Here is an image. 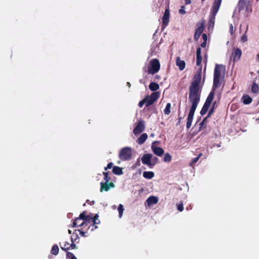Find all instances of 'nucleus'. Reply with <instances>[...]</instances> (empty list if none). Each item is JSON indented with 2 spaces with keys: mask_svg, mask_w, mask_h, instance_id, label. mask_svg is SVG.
Returning <instances> with one entry per match:
<instances>
[{
  "mask_svg": "<svg viewBox=\"0 0 259 259\" xmlns=\"http://www.w3.org/2000/svg\"><path fill=\"white\" fill-rule=\"evenodd\" d=\"M100 192L103 191H108L111 188H114L115 187L114 184L112 182H101L100 184Z\"/></svg>",
  "mask_w": 259,
  "mask_h": 259,
  "instance_id": "9b49d317",
  "label": "nucleus"
},
{
  "mask_svg": "<svg viewBox=\"0 0 259 259\" xmlns=\"http://www.w3.org/2000/svg\"><path fill=\"white\" fill-rule=\"evenodd\" d=\"M216 108H217L216 101H214L213 103L212 106L211 107L210 109H209V110L208 111V114L207 115V117H209L211 116V115L214 112V109Z\"/></svg>",
  "mask_w": 259,
  "mask_h": 259,
  "instance_id": "c85d7f7f",
  "label": "nucleus"
},
{
  "mask_svg": "<svg viewBox=\"0 0 259 259\" xmlns=\"http://www.w3.org/2000/svg\"><path fill=\"white\" fill-rule=\"evenodd\" d=\"M80 214H83L84 215L83 216L84 217L83 218L82 220L85 222L84 225H85L86 226H87L89 223H90L92 221V218H93L92 214H89V215H87L85 211H83Z\"/></svg>",
  "mask_w": 259,
  "mask_h": 259,
  "instance_id": "a211bd4d",
  "label": "nucleus"
},
{
  "mask_svg": "<svg viewBox=\"0 0 259 259\" xmlns=\"http://www.w3.org/2000/svg\"><path fill=\"white\" fill-rule=\"evenodd\" d=\"M118 210L119 212V218H121L122 216L124 210L123 206L121 204L119 205L118 207Z\"/></svg>",
  "mask_w": 259,
  "mask_h": 259,
  "instance_id": "72a5a7b5",
  "label": "nucleus"
},
{
  "mask_svg": "<svg viewBox=\"0 0 259 259\" xmlns=\"http://www.w3.org/2000/svg\"><path fill=\"white\" fill-rule=\"evenodd\" d=\"M145 128V122L144 120H140L136 126L133 130V133L135 135H139L143 132Z\"/></svg>",
  "mask_w": 259,
  "mask_h": 259,
  "instance_id": "0eeeda50",
  "label": "nucleus"
},
{
  "mask_svg": "<svg viewBox=\"0 0 259 259\" xmlns=\"http://www.w3.org/2000/svg\"><path fill=\"white\" fill-rule=\"evenodd\" d=\"M222 1V0H214L213 2L209 20V26L212 25L213 26L214 25L215 17L220 9Z\"/></svg>",
  "mask_w": 259,
  "mask_h": 259,
  "instance_id": "7ed1b4c3",
  "label": "nucleus"
},
{
  "mask_svg": "<svg viewBox=\"0 0 259 259\" xmlns=\"http://www.w3.org/2000/svg\"><path fill=\"white\" fill-rule=\"evenodd\" d=\"M177 209L180 211H182L184 209L183 204L182 202L178 204L177 205Z\"/></svg>",
  "mask_w": 259,
  "mask_h": 259,
  "instance_id": "e433bc0d",
  "label": "nucleus"
},
{
  "mask_svg": "<svg viewBox=\"0 0 259 259\" xmlns=\"http://www.w3.org/2000/svg\"><path fill=\"white\" fill-rule=\"evenodd\" d=\"M68 233L69 234H71V231L70 230H68Z\"/></svg>",
  "mask_w": 259,
  "mask_h": 259,
  "instance_id": "864d4df0",
  "label": "nucleus"
},
{
  "mask_svg": "<svg viewBox=\"0 0 259 259\" xmlns=\"http://www.w3.org/2000/svg\"><path fill=\"white\" fill-rule=\"evenodd\" d=\"M143 176L146 179H151L154 177V173L153 171H144Z\"/></svg>",
  "mask_w": 259,
  "mask_h": 259,
  "instance_id": "bb28decb",
  "label": "nucleus"
},
{
  "mask_svg": "<svg viewBox=\"0 0 259 259\" xmlns=\"http://www.w3.org/2000/svg\"><path fill=\"white\" fill-rule=\"evenodd\" d=\"M176 65L179 69L182 71L185 68L186 63L184 61L181 60L180 58L178 57L176 59Z\"/></svg>",
  "mask_w": 259,
  "mask_h": 259,
  "instance_id": "6ab92c4d",
  "label": "nucleus"
},
{
  "mask_svg": "<svg viewBox=\"0 0 259 259\" xmlns=\"http://www.w3.org/2000/svg\"><path fill=\"white\" fill-rule=\"evenodd\" d=\"M201 71L197 72L194 76L193 81L189 87V101L192 104L187 120L186 127L189 129L192 124L194 115L200 100L201 87Z\"/></svg>",
  "mask_w": 259,
  "mask_h": 259,
  "instance_id": "f257e3e1",
  "label": "nucleus"
},
{
  "mask_svg": "<svg viewBox=\"0 0 259 259\" xmlns=\"http://www.w3.org/2000/svg\"><path fill=\"white\" fill-rule=\"evenodd\" d=\"M170 17V12L169 8H167L165 9L164 15L162 18V26L165 27L169 23V20Z\"/></svg>",
  "mask_w": 259,
  "mask_h": 259,
  "instance_id": "9d476101",
  "label": "nucleus"
},
{
  "mask_svg": "<svg viewBox=\"0 0 259 259\" xmlns=\"http://www.w3.org/2000/svg\"><path fill=\"white\" fill-rule=\"evenodd\" d=\"M247 40V37L245 34H244L241 37V41L242 42H245Z\"/></svg>",
  "mask_w": 259,
  "mask_h": 259,
  "instance_id": "a18cd8bd",
  "label": "nucleus"
},
{
  "mask_svg": "<svg viewBox=\"0 0 259 259\" xmlns=\"http://www.w3.org/2000/svg\"><path fill=\"white\" fill-rule=\"evenodd\" d=\"M99 215L96 214L94 215V217L92 218L93 225L92 228L91 229L92 231H93L94 229H96L98 227L95 226L96 224H99L100 223V221L98 219Z\"/></svg>",
  "mask_w": 259,
  "mask_h": 259,
  "instance_id": "aec40b11",
  "label": "nucleus"
},
{
  "mask_svg": "<svg viewBox=\"0 0 259 259\" xmlns=\"http://www.w3.org/2000/svg\"><path fill=\"white\" fill-rule=\"evenodd\" d=\"M170 107H171V104L170 103H168L166 105V107L165 108V109H164V114L165 115H169L170 113Z\"/></svg>",
  "mask_w": 259,
  "mask_h": 259,
  "instance_id": "7c9ffc66",
  "label": "nucleus"
},
{
  "mask_svg": "<svg viewBox=\"0 0 259 259\" xmlns=\"http://www.w3.org/2000/svg\"><path fill=\"white\" fill-rule=\"evenodd\" d=\"M66 259H77L74 254L69 251H67L66 253Z\"/></svg>",
  "mask_w": 259,
  "mask_h": 259,
  "instance_id": "473e14b6",
  "label": "nucleus"
},
{
  "mask_svg": "<svg viewBox=\"0 0 259 259\" xmlns=\"http://www.w3.org/2000/svg\"><path fill=\"white\" fill-rule=\"evenodd\" d=\"M208 117H207V116L203 119V120L200 123L199 125H200V127H199V131H200L201 130L202 128H205L206 127V125H204V123L206 121V120L208 118Z\"/></svg>",
  "mask_w": 259,
  "mask_h": 259,
  "instance_id": "c9c22d12",
  "label": "nucleus"
},
{
  "mask_svg": "<svg viewBox=\"0 0 259 259\" xmlns=\"http://www.w3.org/2000/svg\"><path fill=\"white\" fill-rule=\"evenodd\" d=\"M103 174L104 175V180L105 181V182H109L110 181V178L109 176V172H103Z\"/></svg>",
  "mask_w": 259,
  "mask_h": 259,
  "instance_id": "f704fd0d",
  "label": "nucleus"
},
{
  "mask_svg": "<svg viewBox=\"0 0 259 259\" xmlns=\"http://www.w3.org/2000/svg\"><path fill=\"white\" fill-rule=\"evenodd\" d=\"M77 231L79 232V234L82 236V237H87V235H86V233H87V232L86 231H81V230H77Z\"/></svg>",
  "mask_w": 259,
  "mask_h": 259,
  "instance_id": "c03bdc74",
  "label": "nucleus"
},
{
  "mask_svg": "<svg viewBox=\"0 0 259 259\" xmlns=\"http://www.w3.org/2000/svg\"><path fill=\"white\" fill-rule=\"evenodd\" d=\"M242 55V51L239 48H235L233 50L232 54V58H233V62L238 61Z\"/></svg>",
  "mask_w": 259,
  "mask_h": 259,
  "instance_id": "f8f14e48",
  "label": "nucleus"
},
{
  "mask_svg": "<svg viewBox=\"0 0 259 259\" xmlns=\"http://www.w3.org/2000/svg\"><path fill=\"white\" fill-rule=\"evenodd\" d=\"M147 138L148 136L147 134L144 133L138 139L137 142L139 144H142L146 141Z\"/></svg>",
  "mask_w": 259,
  "mask_h": 259,
  "instance_id": "4be33fe9",
  "label": "nucleus"
},
{
  "mask_svg": "<svg viewBox=\"0 0 259 259\" xmlns=\"http://www.w3.org/2000/svg\"><path fill=\"white\" fill-rule=\"evenodd\" d=\"M113 163L112 162L108 163L107 166L104 167L105 170H107L108 169H111L113 167Z\"/></svg>",
  "mask_w": 259,
  "mask_h": 259,
  "instance_id": "ea45409f",
  "label": "nucleus"
},
{
  "mask_svg": "<svg viewBox=\"0 0 259 259\" xmlns=\"http://www.w3.org/2000/svg\"><path fill=\"white\" fill-rule=\"evenodd\" d=\"M149 89L153 92H155L159 88V85L157 83L152 82L149 85Z\"/></svg>",
  "mask_w": 259,
  "mask_h": 259,
  "instance_id": "b1692460",
  "label": "nucleus"
},
{
  "mask_svg": "<svg viewBox=\"0 0 259 259\" xmlns=\"http://www.w3.org/2000/svg\"><path fill=\"white\" fill-rule=\"evenodd\" d=\"M171 156L168 153H166L164 154L163 158V160L164 162H170L171 160Z\"/></svg>",
  "mask_w": 259,
  "mask_h": 259,
  "instance_id": "2f4dec72",
  "label": "nucleus"
},
{
  "mask_svg": "<svg viewBox=\"0 0 259 259\" xmlns=\"http://www.w3.org/2000/svg\"><path fill=\"white\" fill-rule=\"evenodd\" d=\"M257 58L259 59V53L257 55Z\"/></svg>",
  "mask_w": 259,
  "mask_h": 259,
  "instance_id": "5fc2aeb1",
  "label": "nucleus"
},
{
  "mask_svg": "<svg viewBox=\"0 0 259 259\" xmlns=\"http://www.w3.org/2000/svg\"><path fill=\"white\" fill-rule=\"evenodd\" d=\"M202 38L203 39V41H207V35L205 33H203L202 34Z\"/></svg>",
  "mask_w": 259,
  "mask_h": 259,
  "instance_id": "de8ad7c7",
  "label": "nucleus"
},
{
  "mask_svg": "<svg viewBox=\"0 0 259 259\" xmlns=\"http://www.w3.org/2000/svg\"><path fill=\"white\" fill-rule=\"evenodd\" d=\"M59 247L57 244L54 245L52 247L51 252L52 254L56 255L59 253Z\"/></svg>",
  "mask_w": 259,
  "mask_h": 259,
  "instance_id": "cd10ccee",
  "label": "nucleus"
},
{
  "mask_svg": "<svg viewBox=\"0 0 259 259\" xmlns=\"http://www.w3.org/2000/svg\"><path fill=\"white\" fill-rule=\"evenodd\" d=\"M185 9V6H182L181 8V9L179 10V13L180 14H185L186 12V11L184 10Z\"/></svg>",
  "mask_w": 259,
  "mask_h": 259,
  "instance_id": "58836bf2",
  "label": "nucleus"
},
{
  "mask_svg": "<svg viewBox=\"0 0 259 259\" xmlns=\"http://www.w3.org/2000/svg\"><path fill=\"white\" fill-rule=\"evenodd\" d=\"M242 100L244 104L248 105L251 103L252 100L250 97L248 95H244L242 97Z\"/></svg>",
  "mask_w": 259,
  "mask_h": 259,
  "instance_id": "393cba45",
  "label": "nucleus"
},
{
  "mask_svg": "<svg viewBox=\"0 0 259 259\" xmlns=\"http://www.w3.org/2000/svg\"><path fill=\"white\" fill-rule=\"evenodd\" d=\"M206 46V41H203V42H202L200 45L201 47L202 48H205Z\"/></svg>",
  "mask_w": 259,
  "mask_h": 259,
  "instance_id": "09e8293b",
  "label": "nucleus"
},
{
  "mask_svg": "<svg viewBox=\"0 0 259 259\" xmlns=\"http://www.w3.org/2000/svg\"><path fill=\"white\" fill-rule=\"evenodd\" d=\"M71 242H72V243H71L70 246H69L70 247V248H71V249H77V247L76 246V245L73 242L72 237H71Z\"/></svg>",
  "mask_w": 259,
  "mask_h": 259,
  "instance_id": "a19ab883",
  "label": "nucleus"
},
{
  "mask_svg": "<svg viewBox=\"0 0 259 259\" xmlns=\"http://www.w3.org/2000/svg\"><path fill=\"white\" fill-rule=\"evenodd\" d=\"M132 156V150L130 147H124L121 149L119 153V157L122 161L129 160Z\"/></svg>",
  "mask_w": 259,
  "mask_h": 259,
  "instance_id": "39448f33",
  "label": "nucleus"
},
{
  "mask_svg": "<svg viewBox=\"0 0 259 259\" xmlns=\"http://www.w3.org/2000/svg\"><path fill=\"white\" fill-rule=\"evenodd\" d=\"M146 104V100L144 99V98L141 100V101L139 102V104H138V106L140 108H142L144 104Z\"/></svg>",
  "mask_w": 259,
  "mask_h": 259,
  "instance_id": "79ce46f5",
  "label": "nucleus"
},
{
  "mask_svg": "<svg viewBox=\"0 0 259 259\" xmlns=\"http://www.w3.org/2000/svg\"><path fill=\"white\" fill-rule=\"evenodd\" d=\"M197 28L195 29V32H197L200 34H202L204 29V21H199L196 24Z\"/></svg>",
  "mask_w": 259,
  "mask_h": 259,
  "instance_id": "ddd939ff",
  "label": "nucleus"
},
{
  "mask_svg": "<svg viewBox=\"0 0 259 259\" xmlns=\"http://www.w3.org/2000/svg\"><path fill=\"white\" fill-rule=\"evenodd\" d=\"M201 50L200 47L196 50V65L199 66L201 65L202 62Z\"/></svg>",
  "mask_w": 259,
  "mask_h": 259,
  "instance_id": "2eb2a0df",
  "label": "nucleus"
},
{
  "mask_svg": "<svg viewBox=\"0 0 259 259\" xmlns=\"http://www.w3.org/2000/svg\"><path fill=\"white\" fill-rule=\"evenodd\" d=\"M205 0H201L202 3H203Z\"/></svg>",
  "mask_w": 259,
  "mask_h": 259,
  "instance_id": "6e6d98bb",
  "label": "nucleus"
},
{
  "mask_svg": "<svg viewBox=\"0 0 259 259\" xmlns=\"http://www.w3.org/2000/svg\"><path fill=\"white\" fill-rule=\"evenodd\" d=\"M223 67L222 65L216 64L214 70L213 77L221 78V72Z\"/></svg>",
  "mask_w": 259,
  "mask_h": 259,
  "instance_id": "4468645a",
  "label": "nucleus"
},
{
  "mask_svg": "<svg viewBox=\"0 0 259 259\" xmlns=\"http://www.w3.org/2000/svg\"><path fill=\"white\" fill-rule=\"evenodd\" d=\"M83 216V214H80L78 218L73 220L72 227L74 228L83 226L85 224V222L82 220Z\"/></svg>",
  "mask_w": 259,
  "mask_h": 259,
  "instance_id": "1a4fd4ad",
  "label": "nucleus"
},
{
  "mask_svg": "<svg viewBox=\"0 0 259 259\" xmlns=\"http://www.w3.org/2000/svg\"><path fill=\"white\" fill-rule=\"evenodd\" d=\"M239 11L243 10L246 7V4L245 0H240L238 4Z\"/></svg>",
  "mask_w": 259,
  "mask_h": 259,
  "instance_id": "a878e982",
  "label": "nucleus"
},
{
  "mask_svg": "<svg viewBox=\"0 0 259 259\" xmlns=\"http://www.w3.org/2000/svg\"><path fill=\"white\" fill-rule=\"evenodd\" d=\"M137 165H140V160H138V161H137Z\"/></svg>",
  "mask_w": 259,
  "mask_h": 259,
  "instance_id": "603ef678",
  "label": "nucleus"
},
{
  "mask_svg": "<svg viewBox=\"0 0 259 259\" xmlns=\"http://www.w3.org/2000/svg\"><path fill=\"white\" fill-rule=\"evenodd\" d=\"M158 201L157 197L154 196H151L146 200V202L148 206H151L153 204H156Z\"/></svg>",
  "mask_w": 259,
  "mask_h": 259,
  "instance_id": "dca6fc26",
  "label": "nucleus"
},
{
  "mask_svg": "<svg viewBox=\"0 0 259 259\" xmlns=\"http://www.w3.org/2000/svg\"><path fill=\"white\" fill-rule=\"evenodd\" d=\"M159 97V94L158 92H153L150 96L147 95L144 98L146 100V106L149 107L153 104Z\"/></svg>",
  "mask_w": 259,
  "mask_h": 259,
  "instance_id": "423d86ee",
  "label": "nucleus"
},
{
  "mask_svg": "<svg viewBox=\"0 0 259 259\" xmlns=\"http://www.w3.org/2000/svg\"><path fill=\"white\" fill-rule=\"evenodd\" d=\"M70 243H68V242H65L63 243L60 242L59 245L60 246V247L62 250L64 251H67L68 250L70 249Z\"/></svg>",
  "mask_w": 259,
  "mask_h": 259,
  "instance_id": "412c9836",
  "label": "nucleus"
},
{
  "mask_svg": "<svg viewBox=\"0 0 259 259\" xmlns=\"http://www.w3.org/2000/svg\"><path fill=\"white\" fill-rule=\"evenodd\" d=\"M152 149L153 153L158 156H161L164 154V150L161 147L152 146Z\"/></svg>",
  "mask_w": 259,
  "mask_h": 259,
  "instance_id": "f3484780",
  "label": "nucleus"
},
{
  "mask_svg": "<svg viewBox=\"0 0 259 259\" xmlns=\"http://www.w3.org/2000/svg\"><path fill=\"white\" fill-rule=\"evenodd\" d=\"M158 161V159L156 157H154L153 158L151 159L152 164H153V166L157 163Z\"/></svg>",
  "mask_w": 259,
  "mask_h": 259,
  "instance_id": "37998d69",
  "label": "nucleus"
},
{
  "mask_svg": "<svg viewBox=\"0 0 259 259\" xmlns=\"http://www.w3.org/2000/svg\"><path fill=\"white\" fill-rule=\"evenodd\" d=\"M251 91L253 93H257L259 91V86L255 82L252 83L251 87Z\"/></svg>",
  "mask_w": 259,
  "mask_h": 259,
  "instance_id": "c756f323",
  "label": "nucleus"
},
{
  "mask_svg": "<svg viewBox=\"0 0 259 259\" xmlns=\"http://www.w3.org/2000/svg\"><path fill=\"white\" fill-rule=\"evenodd\" d=\"M160 68V64L159 60L157 59H153L149 62L147 68V73L149 74L153 75L159 71Z\"/></svg>",
  "mask_w": 259,
  "mask_h": 259,
  "instance_id": "20e7f679",
  "label": "nucleus"
},
{
  "mask_svg": "<svg viewBox=\"0 0 259 259\" xmlns=\"http://www.w3.org/2000/svg\"><path fill=\"white\" fill-rule=\"evenodd\" d=\"M233 26L232 24H231L230 26V31L231 33H233Z\"/></svg>",
  "mask_w": 259,
  "mask_h": 259,
  "instance_id": "3c124183",
  "label": "nucleus"
},
{
  "mask_svg": "<svg viewBox=\"0 0 259 259\" xmlns=\"http://www.w3.org/2000/svg\"><path fill=\"white\" fill-rule=\"evenodd\" d=\"M152 155L150 153L145 154L143 155L141 158L142 162L144 164H146L152 168L153 166V164H152L151 159Z\"/></svg>",
  "mask_w": 259,
  "mask_h": 259,
  "instance_id": "6e6552de",
  "label": "nucleus"
},
{
  "mask_svg": "<svg viewBox=\"0 0 259 259\" xmlns=\"http://www.w3.org/2000/svg\"><path fill=\"white\" fill-rule=\"evenodd\" d=\"M185 3L186 5L190 4L191 3V0H185Z\"/></svg>",
  "mask_w": 259,
  "mask_h": 259,
  "instance_id": "8fccbe9b",
  "label": "nucleus"
},
{
  "mask_svg": "<svg viewBox=\"0 0 259 259\" xmlns=\"http://www.w3.org/2000/svg\"><path fill=\"white\" fill-rule=\"evenodd\" d=\"M220 79L221 78L213 77L212 90L209 93L200 111V113L201 115H205L207 112L208 110L209 109L214 98V90H215L216 88L219 87L221 85Z\"/></svg>",
  "mask_w": 259,
  "mask_h": 259,
  "instance_id": "f03ea898",
  "label": "nucleus"
},
{
  "mask_svg": "<svg viewBox=\"0 0 259 259\" xmlns=\"http://www.w3.org/2000/svg\"><path fill=\"white\" fill-rule=\"evenodd\" d=\"M201 154H200L197 157L193 158L192 160V161H191V165H192L193 164H194L195 163L197 162V161L198 160L199 158L201 156Z\"/></svg>",
  "mask_w": 259,
  "mask_h": 259,
  "instance_id": "4c0bfd02",
  "label": "nucleus"
},
{
  "mask_svg": "<svg viewBox=\"0 0 259 259\" xmlns=\"http://www.w3.org/2000/svg\"><path fill=\"white\" fill-rule=\"evenodd\" d=\"M201 34H199V33H198L197 32H195V34H194V39L196 40H197L200 37Z\"/></svg>",
  "mask_w": 259,
  "mask_h": 259,
  "instance_id": "49530a36",
  "label": "nucleus"
},
{
  "mask_svg": "<svg viewBox=\"0 0 259 259\" xmlns=\"http://www.w3.org/2000/svg\"><path fill=\"white\" fill-rule=\"evenodd\" d=\"M112 172L114 174L116 175H121L123 174L122 168L118 166H114L113 167Z\"/></svg>",
  "mask_w": 259,
  "mask_h": 259,
  "instance_id": "5701e85b",
  "label": "nucleus"
}]
</instances>
